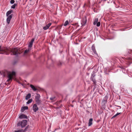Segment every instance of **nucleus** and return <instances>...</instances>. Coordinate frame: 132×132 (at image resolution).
<instances>
[{"instance_id": "f257e3e1", "label": "nucleus", "mask_w": 132, "mask_h": 132, "mask_svg": "<svg viewBox=\"0 0 132 132\" xmlns=\"http://www.w3.org/2000/svg\"><path fill=\"white\" fill-rule=\"evenodd\" d=\"M22 50L17 48H15L11 49L10 48H4L2 49L0 46V54L8 55L11 53V54L16 55L20 54L22 53L21 50Z\"/></svg>"}, {"instance_id": "f03ea898", "label": "nucleus", "mask_w": 132, "mask_h": 132, "mask_svg": "<svg viewBox=\"0 0 132 132\" xmlns=\"http://www.w3.org/2000/svg\"><path fill=\"white\" fill-rule=\"evenodd\" d=\"M39 88L37 86H34V96L35 100L36 103L38 105H39L41 104L42 102L40 99V96Z\"/></svg>"}, {"instance_id": "7ed1b4c3", "label": "nucleus", "mask_w": 132, "mask_h": 132, "mask_svg": "<svg viewBox=\"0 0 132 132\" xmlns=\"http://www.w3.org/2000/svg\"><path fill=\"white\" fill-rule=\"evenodd\" d=\"M102 36L101 35L100 37L104 40H105L104 38L106 39H112L114 38V36L112 34H102Z\"/></svg>"}, {"instance_id": "20e7f679", "label": "nucleus", "mask_w": 132, "mask_h": 132, "mask_svg": "<svg viewBox=\"0 0 132 132\" xmlns=\"http://www.w3.org/2000/svg\"><path fill=\"white\" fill-rule=\"evenodd\" d=\"M33 43V39H31V41L29 42V45L28 49L26 50L23 54V56H25L31 50V48L32 47V44Z\"/></svg>"}, {"instance_id": "39448f33", "label": "nucleus", "mask_w": 132, "mask_h": 132, "mask_svg": "<svg viewBox=\"0 0 132 132\" xmlns=\"http://www.w3.org/2000/svg\"><path fill=\"white\" fill-rule=\"evenodd\" d=\"M15 72L13 71L12 72L9 73L7 75L8 79L7 81L8 82H10L12 80V79L15 76Z\"/></svg>"}, {"instance_id": "423d86ee", "label": "nucleus", "mask_w": 132, "mask_h": 132, "mask_svg": "<svg viewBox=\"0 0 132 132\" xmlns=\"http://www.w3.org/2000/svg\"><path fill=\"white\" fill-rule=\"evenodd\" d=\"M27 123V121L26 120H23L22 121L19 122L17 124V126H21V128H22L26 126Z\"/></svg>"}, {"instance_id": "0eeeda50", "label": "nucleus", "mask_w": 132, "mask_h": 132, "mask_svg": "<svg viewBox=\"0 0 132 132\" xmlns=\"http://www.w3.org/2000/svg\"><path fill=\"white\" fill-rule=\"evenodd\" d=\"M98 18H95V19L93 22V24L94 25L96 24L97 26L99 27L100 25V21H98Z\"/></svg>"}, {"instance_id": "6e6552de", "label": "nucleus", "mask_w": 132, "mask_h": 132, "mask_svg": "<svg viewBox=\"0 0 132 132\" xmlns=\"http://www.w3.org/2000/svg\"><path fill=\"white\" fill-rule=\"evenodd\" d=\"M121 69V70L122 71V72L125 74L127 73L128 71V70L126 68H124L123 66H121L120 67Z\"/></svg>"}, {"instance_id": "1a4fd4ad", "label": "nucleus", "mask_w": 132, "mask_h": 132, "mask_svg": "<svg viewBox=\"0 0 132 132\" xmlns=\"http://www.w3.org/2000/svg\"><path fill=\"white\" fill-rule=\"evenodd\" d=\"M122 59L123 60L125 61H128V62H129V63H132V62L131 61V59L129 57H122Z\"/></svg>"}, {"instance_id": "9d476101", "label": "nucleus", "mask_w": 132, "mask_h": 132, "mask_svg": "<svg viewBox=\"0 0 132 132\" xmlns=\"http://www.w3.org/2000/svg\"><path fill=\"white\" fill-rule=\"evenodd\" d=\"M87 22V19L86 17H85L83 18L82 22H81V23L82 25V26H84L85 25Z\"/></svg>"}, {"instance_id": "9b49d317", "label": "nucleus", "mask_w": 132, "mask_h": 132, "mask_svg": "<svg viewBox=\"0 0 132 132\" xmlns=\"http://www.w3.org/2000/svg\"><path fill=\"white\" fill-rule=\"evenodd\" d=\"M92 50L93 51L94 53L97 56H98V54L96 53V51L95 49V47L94 45H93L92 46Z\"/></svg>"}, {"instance_id": "f8f14e48", "label": "nucleus", "mask_w": 132, "mask_h": 132, "mask_svg": "<svg viewBox=\"0 0 132 132\" xmlns=\"http://www.w3.org/2000/svg\"><path fill=\"white\" fill-rule=\"evenodd\" d=\"M19 118L20 119H27V116L24 114H22L20 115L19 117Z\"/></svg>"}, {"instance_id": "ddd939ff", "label": "nucleus", "mask_w": 132, "mask_h": 132, "mask_svg": "<svg viewBox=\"0 0 132 132\" xmlns=\"http://www.w3.org/2000/svg\"><path fill=\"white\" fill-rule=\"evenodd\" d=\"M36 104H34V111L36 112L38 109V107L37 106Z\"/></svg>"}, {"instance_id": "4468645a", "label": "nucleus", "mask_w": 132, "mask_h": 132, "mask_svg": "<svg viewBox=\"0 0 132 132\" xmlns=\"http://www.w3.org/2000/svg\"><path fill=\"white\" fill-rule=\"evenodd\" d=\"M12 18V16L11 15L8 16V17L6 19V21L8 24L10 23V21Z\"/></svg>"}, {"instance_id": "2eb2a0df", "label": "nucleus", "mask_w": 132, "mask_h": 132, "mask_svg": "<svg viewBox=\"0 0 132 132\" xmlns=\"http://www.w3.org/2000/svg\"><path fill=\"white\" fill-rule=\"evenodd\" d=\"M51 24H52L51 23H49L45 26L43 28L44 29V30H46L47 29H48L50 26H51Z\"/></svg>"}, {"instance_id": "dca6fc26", "label": "nucleus", "mask_w": 132, "mask_h": 132, "mask_svg": "<svg viewBox=\"0 0 132 132\" xmlns=\"http://www.w3.org/2000/svg\"><path fill=\"white\" fill-rule=\"evenodd\" d=\"M93 119L91 118L89 119L88 123V126H90L93 124Z\"/></svg>"}, {"instance_id": "f3484780", "label": "nucleus", "mask_w": 132, "mask_h": 132, "mask_svg": "<svg viewBox=\"0 0 132 132\" xmlns=\"http://www.w3.org/2000/svg\"><path fill=\"white\" fill-rule=\"evenodd\" d=\"M28 109V106H26L22 107L21 108V111L22 112H23L24 111L26 110H27Z\"/></svg>"}, {"instance_id": "a211bd4d", "label": "nucleus", "mask_w": 132, "mask_h": 132, "mask_svg": "<svg viewBox=\"0 0 132 132\" xmlns=\"http://www.w3.org/2000/svg\"><path fill=\"white\" fill-rule=\"evenodd\" d=\"M31 94L29 93L26 96L25 99L26 100H27L29 99L31 97Z\"/></svg>"}, {"instance_id": "6ab92c4d", "label": "nucleus", "mask_w": 132, "mask_h": 132, "mask_svg": "<svg viewBox=\"0 0 132 132\" xmlns=\"http://www.w3.org/2000/svg\"><path fill=\"white\" fill-rule=\"evenodd\" d=\"M121 113H117L116 114L114 115V116H113V117L112 118V119H113V118H115L117 116H118L119 115L121 114Z\"/></svg>"}, {"instance_id": "aec40b11", "label": "nucleus", "mask_w": 132, "mask_h": 132, "mask_svg": "<svg viewBox=\"0 0 132 132\" xmlns=\"http://www.w3.org/2000/svg\"><path fill=\"white\" fill-rule=\"evenodd\" d=\"M12 12V11H7L6 13V15L7 16H9V15Z\"/></svg>"}, {"instance_id": "412c9836", "label": "nucleus", "mask_w": 132, "mask_h": 132, "mask_svg": "<svg viewBox=\"0 0 132 132\" xmlns=\"http://www.w3.org/2000/svg\"><path fill=\"white\" fill-rule=\"evenodd\" d=\"M92 80L94 84L95 85L96 83V81L95 80V79L94 78H92Z\"/></svg>"}, {"instance_id": "4be33fe9", "label": "nucleus", "mask_w": 132, "mask_h": 132, "mask_svg": "<svg viewBox=\"0 0 132 132\" xmlns=\"http://www.w3.org/2000/svg\"><path fill=\"white\" fill-rule=\"evenodd\" d=\"M69 24V22L68 20L66 21L63 24V25L64 26H66L67 25Z\"/></svg>"}, {"instance_id": "5701e85b", "label": "nucleus", "mask_w": 132, "mask_h": 132, "mask_svg": "<svg viewBox=\"0 0 132 132\" xmlns=\"http://www.w3.org/2000/svg\"><path fill=\"white\" fill-rule=\"evenodd\" d=\"M32 101V99H29L27 102V104H29L31 103Z\"/></svg>"}, {"instance_id": "b1692460", "label": "nucleus", "mask_w": 132, "mask_h": 132, "mask_svg": "<svg viewBox=\"0 0 132 132\" xmlns=\"http://www.w3.org/2000/svg\"><path fill=\"white\" fill-rule=\"evenodd\" d=\"M95 76V75L94 74V71H93L92 73V76H91V78H94Z\"/></svg>"}, {"instance_id": "393cba45", "label": "nucleus", "mask_w": 132, "mask_h": 132, "mask_svg": "<svg viewBox=\"0 0 132 132\" xmlns=\"http://www.w3.org/2000/svg\"><path fill=\"white\" fill-rule=\"evenodd\" d=\"M109 70H108V69H104V73L106 74H107L108 73H107V72Z\"/></svg>"}, {"instance_id": "a878e982", "label": "nucleus", "mask_w": 132, "mask_h": 132, "mask_svg": "<svg viewBox=\"0 0 132 132\" xmlns=\"http://www.w3.org/2000/svg\"><path fill=\"white\" fill-rule=\"evenodd\" d=\"M17 4H14L11 6V8L13 9H14L15 7V6Z\"/></svg>"}, {"instance_id": "bb28decb", "label": "nucleus", "mask_w": 132, "mask_h": 132, "mask_svg": "<svg viewBox=\"0 0 132 132\" xmlns=\"http://www.w3.org/2000/svg\"><path fill=\"white\" fill-rule=\"evenodd\" d=\"M128 53L129 54H132V50H128Z\"/></svg>"}, {"instance_id": "cd10ccee", "label": "nucleus", "mask_w": 132, "mask_h": 132, "mask_svg": "<svg viewBox=\"0 0 132 132\" xmlns=\"http://www.w3.org/2000/svg\"><path fill=\"white\" fill-rule=\"evenodd\" d=\"M22 130L21 129V130H15L14 132H22Z\"/></svg>"}, {"instance_id": "c85d7f7f", "label": "nucleus", "mask_w": 132, "mask_h": 132, "mask_svg": "<svg viewBox=\"0 0 132 132\" xmlns=\"http://www.w3.org/2000/svg\"><path fill=\"white\" fill-rule=\"evenodd\" d=\"M55 98V97H52L50 98V100H54Z\"/></svg>"}, {"instance_id": "c756f323", "label": "nucleus", "mask_w": 132, "mask_h": 132, "mask_svg": "<svg viewBox=\"0 0 132 132\" xmlns=\"http://www.w3.org/2000/svg\"><path fill=\"white\" fill-rule=\"evenodd\" d=\"M14 2V0H11L10 1V3L13 4Z\"/></svg>"}, {"instance_id": "7c9ffc66", "label": "nucleus", "mask_w": 132, "mask_h": 132, "mask_svg": "<svg viewBox=\"0 0 132 132\" xmlns=\"http://www.w3.org/2000/svg\"><path fill=\"white\" fill-rule=\"evenodd\" d=\"M117 107H118V108H119V109H121V107L120 106H116Z\"/></svg>"}, {"instance_id": "2f4dec72", "label": "nucleus", "mask_w": 132, "mask_h": 132, "mask_svg": "<svg viewBox=\"0 0 132 132\" xmlns=\"http://www.w3.org/2000/svg\"><path fill=\"white\" fill-rule=\"evenodd\" d=\"M31 87L33 89V85H30Z\"/></svg>"}, {"instance_id": "473e14b6", "label": "nucleus", "mask_w": 132, "mask_h": 132, "mask_svg": "<svg viewBox=\"0 0 132 132\" xmlns=\"http://www.w3.org/2000/svg\"><path fill=\"white\" fill-rule=\"evenodd\" d=\"M20 84H21L22 85L23 87H24V85L23 84H22L21 83H20Z\"/></svg>"}, {"instance_id": "72a5a7b5", "label": "nucleus", "mask_w": 132, "mask_h": 132, "mask_svg": "<svg viewBox=\"0 0 132 132\" xmlns=\"http://www.w3.org/2000/svg\"><path fill=\"white\" fill-rule=\"evenodd\" d=\"M61 63L60 62V64H59V65H61Z\"/></svg>"}, {"instance_id": "f704fd0d", "label": "nucleus", "mask_w": 132, "mask_h": 132, "mask_svg": "<svg viewBox=\"0 0 132 132\" xmlns=\"http://www.w3.org/2000/svg\"><path fill=\"white\" fill-rule=\"evenodd\" d=\"M70 21H70V20H69V22H70Z\"/></svg>"}, {"instance_id": "c9c22d12", "label": "nucleus", "mask_w": 132, "mask_h": 132, "mask_svg": "<svg viewBox=\"0 0 132 132\" xmlns=\"http://www.w3.org/2000/svg\"><path fill=\"white\" fill-rule=\"evenodd\" d=\"M70 21H70V20H69V22H70Z\"/></svg>"}, {"instance_id": "e433bc0d", "label": "nucleus", "mask_w": 132, "mask_h": 132, "mask_svg": "<svg viewBox=\"0 0 132 132\" xmlns=\"http://www.w3.org/2000/svg\"><path fill=\"white\" fill-rule=\"evenodd\" d=\"M62 25L61 26V27H62Z\"/></svg>"}, {"instance_id": "4c0bfd02", "label": "nucleus", "mask_w": 132, "mask_h": 132, "mask_svg": "<svg viewBox=\"0 0 132 132\" xmlns=\"http://www.w3.org/2000/svg\"><path fill=\"white\" fill-rule=\"evenodd\" d=\"M65 35H66L67 34H65Z\"/></svg>"}, {"instance_id": "58836bf2", "label": "nucleus", "mask_w": 132, "mask_h": 132, "mask_svg": "<svg viewBox=\"0 0 132 132\" xmlns=\"http://www.w3.org/2000/svg\"><path fill=\"white\" fill-rule=\"evenodd\" d=\"M73 105H72V107H73Z\"/></svg>"}, {"instance_id": "ea45409f", "label": "nucleus", "mask_w": 132, "mask_h": 132, "mask_svg": "<svg viewBox=\"0 0 132 132\" xmlns=\"http://www.w3.org/2000/svg\"><path fill=\"white\" fill-rule=\"evenodd\" d=\"M34 40H33L34 41Z\"/></svg>"}, {"instance_id": "a19ab883", "label": "nucleus", "mask_w": 132, "mask_h": 132, "mask_svg": "<svg viewBox=\"0 0 132 132\" xmlns=\"http://www.w3.org/2000/svg\"><path fill=\"white\" fill-rule=\"evenodd\" d=\"M126 55H125V56L126 57Z\"/></svg>"}]
</instances>
